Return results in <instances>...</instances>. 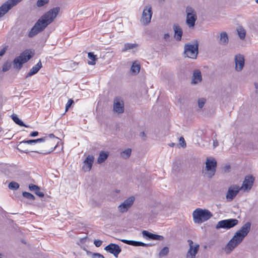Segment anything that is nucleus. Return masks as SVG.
<instances>
[{"mask_svg": "<svg viewBox=\"0 0 258 258\" xmlns=\"http://www.w3.org/2000/svg\"><path fill=\"white\" fill-rule=\"evenodd\" d=\"M251 229V223L246 222L233 235L224 248L226 254H229L237 247L247 235Z\"/></svg>", "mask_w": 258, "mask_h": 258, "instance_id": "obj_1", "label": "nucleus"}, {"mask_svg": "<svg viewBox=\"0 0 258 258\" xmlns=\"http://www.w3.org/2000/svg\"><path fill=\"white\" fill-rule=\"evenodd\" d=\"M192 216L194 222L199 224L210 219L213 214L208 210L198 208L193 212Z\"/></svg>", "mask_w": 258, "mask_h": 258, "instance_id": "obj_2", "label": "nucleus"}, {"mask_svg": "<svg viewBox=\"0 0 258 258\" xmlns=\"http://www.w3.org/2000/svg\"><path fill=\"white\" fill-rule=\"evenodd\" d=\"M59 11V7L53 8L44 14L38 20L40 21L41 24H43L46 28L48 25L53 21Z\"/></svg>", "mask_w": 258, "mask_h": 258, "instance_id": "obj_3", "label": "nucleus"}, {"mask_svg": "<svg viewBox=\"0 0 258 258\" xmlns=\"http://www.w3.org/2000/svg\"><path fill=\"white\" fill-rule=\"evenodd\" d=\"M34 53L30 50H26L16 57L13 61L14 69L20 70L23 66V64L27 62L33 56Z\"/></svg>", "mask_w": 258, "mask_h": 258, "instance_id": "obj_4", "label": "nucleus"}, {"mask_svg": "<svg viewBox=\"0 0 258 258\" xmlns=\"http://www.w3.org/2000/svg\"><path fill=\"white\" fill-rule=\"evenodd\" d=\"M198 47L199 44L197 42L194 44L190 43L185 44L184 46L183 54L184 57L191 59H196L199 52Z\"/></svg>", "mask_w": 258, "mask_h": 258, "instance_id": "obj_5", "label": "nucleus"}, {"mask_svg": "<svg viewBox=\"0 0 258 258\" xmlns=\"http://www.w3.org/2000/svg\"><path fill=\"white\" fill-rule=\"evenodd\" d=\"M42 139H45L42 142H44V144L42 145L44 149L42 150L41 151H35L36 153L47 154H49L52 152L57 147V144H55V142L52 140H51L47 137H45L44 138H42Z\"/></svg>", "mask_w": 258, "mask_h": 258, "instance_id": "obj_6", "label": "nucleus"}, {"mask_svg": "<svg viewBox=\"0 0 258 258\" xmlns=\"http://www.w3.org/2000/svg\"><path fill=\"white\" fill-rule=\"evenodd\" d=\"M205 164V169L207 171L205 174L211 178L215 174L217 165V161L214 158H207Z\"/></svg>", "mask_w": 258, "mask_h": 258, "instance_id": "obj_7", "label": "nucleus"}, {"mask_svg": "<svg viewBox=\"0 0 258 258\" xmlns=\"http://www.w3.org/2000/svg\"><path fill=\"white\" fill-rule=\"evenodd\" d=\"M186 23L189 28H193L197 19V16L195 10L191 7L187 6L186 8Z\"/></svg>", "mask_w": 258, "mask_h": 258, "instance_id": "obj_8", "label": "nucleus"}, {"mask_svg": "<svg viewBox=\"0 0 258 258\" xmlns=\"http://www.w3.org/2000/svg\"><path fill=\"white\" fill-rule=\"evenodd\" d=\"M238 224V220L236 219H228L219 221L216 225V228L229 229L234 227Z\"/></svg>", "mask_w": 258, "mask_h": 258, "instance_id": "obj_9", "label": "nucleus"}, {"mask_svg": "<svg viewBox=\"0 0 258 258\" xmlns=\"http://www.w3.org/2000/svg\"><path fill=\"white\" fill-rule=\"evenodd\" d=\"M152 14L151 6H146L143 12L141 19V23L145 25L148 24L151 22Z\"/></svg>", "mask_w": 258, "mask_h": 258, "instance_id": "obj_10", "label": "nucleus"}, {"mask_svg": "<svg viewBox=\"0 0 258 258\" xmlns=\"http://www.w3.org/2000/svg\"><path fill=\"white\" fill-rule=\"evenodd\" d=\"M240 189H241V188L236 184L230 185L228 188L226 196L227 200L229 201L233 200L238 194Z\"/></svg>", "mask_w": 258, "mask_h": 258, "instance_id": "obj_11", "label": "nucleus"}, {"mask_svg": "<svg viewBox=\"0 0 258 258\" xmlns=\"http://www.w3.org/2000/svg\"><path fill=\"white\" fill-rule=\"evenodd\" d=\"M189 248L186 253V258H196V255L199 250V245L194 243L191 240H188Z\"/></svg>", "mask_w": 258, "mask_h": 258, "instance_id": "obj_12", "label": "nucleus"}, {"mask_svg": "<svg viewBox=\"0 0 258 258\" xmlns=\"http://www.w3.org/2000/svg\"><path fill=\"white\" fill-rule=\"evenodd\" d=\"M40 22V21L38 20L33 27L31 29L28 33L29 37L32 38L45 29L46 27L43 24H41Z\"/></svg>", "mask_w": 258, "mask_h": 258, "instance_id": "obj_13", "label": "nucleus"}, {"mask_svg": "<svg viewBox=\"0 0 258 258\" xmlns=\"http://www.w3.org/2000/svg\"><path fill=\"white\" fill-rule=\"evenodd\" d=\"M244 57L243 55L237 54L234 56L235 70L237 72H241L244 66Z\"/></svg>", "mask_w": 258, "mask_h": 258, "instance_id": "obj_14", "label": "nucleus"}, {"mask_svg": "<svg viewBox=\"0 0 258 258\" xmlns=\"http://www.w3.org/2000/svg\"><path fill=\"white\" fill-rule=\"evenodd\" d=\"M135 198L131 197L125 200L121 204L118 206V210L121 213L126 212L128 209L133 205Z\"/></svg>", "mask_w": 258, "mask_h": 258, "instance_id": "obj_15", "label": "nucleus"}, {"mask_svg": "<svg viewBox=\"0 0 258 258\" xmlns=\"http://www.w3.org/2000/svg\"><path fill=\"white\" fill-rule=\"evenodd\" d=\"M104 250L114 255L115 257H117L118 254L121 251V248L116 244L110 243L105 246Z\"/></svg>", "mask_w": 258, "mask_h": 258, "instance_id": "obj_16", "label": "nucleus"}, {"mask_svg": "<svg viewBox=\"0 0 258 258\" xmlns=\"http://www.w3.org/2000/svg\"><path fill=\"white\" fill-rule=\"evenodd\" d=\"M254 178L252 175L246 176L243 182L242 186L240 187L244 190H250L253 184Z\"/></svg>", "mask_w": 258, "mask_h": 258, "instance_id": "obj_17", "label": "nucleus"}, {"mask_svg": "<svg viewBox=\"0 0 258 258\" xmlns=\"http://www.w3.org/2000/svg\"><path fill=\"white\" fill-rule=\"evenodd\" d=\"M113 110L118 113H121L124 111V103L120 98H116L114 100Z\"/></svg>", "mask_w": 258, "mask_h": 258, "instance_id": "obj_18", "label": "nucleus"}, {"mask_svg": "<svg viewBox=\"0 0 258 258\" xmlns=\"http://www.w3.org/2000/svg\"><path fill=\"white\" fill-rule=\"evenodd\" d=\"M143 236L149 240H156L162 241L164 239V237L161 235L152 233L147 230L142 231Z\"/></svg>", "mask_w": 258, "mask_h": 258, "instance_id": "obj_19", "label": "nucleus"}, {"mask_svg": "<svg viewBox=\"0 0 258 258\" xmlns=\"http://www.w3.org/2000/svg\"><path fill=\"white\" fill-rule=\"evenodd\" d=\"M94 157L93 155H88L84 161V165L83 169L85 171H89L91 170L93 163Z\"/></svg>", "mask_w": 258, "mask_h": 258, "instance_id": "obj_20", "label": "nucleus"}, {"mask_svg": "<svg viewBox=\"0 0 258 258\" xmlns=\"http://www.w3.org/2000/svg\"><path fill=\"white\" fill-rule=\"evenodd\" d=\"M202 80L201 72L199 70H196L194 71L191 83L193 84H197L201 82Z\"/></svg>", "mask_w": 258, "mask_h": 258, "instance_id": "obj_21", "label": "nucleus"}, {"mask_svg": "<svg viewBox=\"0 0 258 258\" xmlns=\"http://www.w3.org/2000/svg\"><path fill=\"white\" fill-rule=\"evenodd\" d=\"M174 31V37L176 40L180 41L182 35V30L177 24H174L173 27Z\"/></svg>", "mask_w": 258, "mask_h": 258, "instance_id": "obj_22", "label": "nucleus"}, {"mask_svg": "<svg viewBox=\"0 0 258 258\" xmlns=\"http://www.w3.org/2000/svg\"><path fill=\"white\" fill-rule=\"evenodd\" d=\"M42 67V63L40 60L39 62L34 66H33L27 74L26 77H30L36 74Z\"/></svg>", "mask_w": 258, "mask_h": 258, "instance_id": "obj_23", "label": "nucleus"}, {"mask_svg": "<svg viewBox=\"0 0 258 258\" xmlns=\"http://www.w3.org/2000/svg\"><path fill=\"white\" fill-rule=\"evenodd\" d=\"M26 142L25 141H23L18 145L17 149L21 152L27 153L30 151L29 150L28 147L26 146Z\"/></svg>", "mask_w": 258, "mask_h": 258, "instance_id": "obj_24", "label": "nucleus"}, {"mask_svg": "<svg viewBox=\"0 0 258 258\" xmlns=\"http://www.w3.org/2000/svg\"><path fill=\"white\" fill-rule=\"evenodd\" d=\"M229 42V38L227 33L226 32H222L220 33L219 43L224 45H226Z\"/></svg>", "mask_w": 258, "mask_h": 258, "instance_id": "obj_25", "label": "nucleus"}, {"mask_svg": "<svg viewBox=\"0 0 258 258\" xmlns=\"http://www.w3.org/2000/svg\"><path fill=\"white\" fill-rule=\"evenodd\" d=\"M108 153L104 151H101L97 159L99 164L103 163L108 157Z\"/></svg>", "mask_w": 258, "mask_h": 258, "instance_id": "obj_26", "label": "nucleus"}, {"mask_svg": "<svg viewBox=\"0 0 258 258\" xmlns=\"http://www.w3.org/2000/svg\"><path fill=\"white\" fill-rule=\"evenodd\" d=\"M138 46L137 43H126L124 44L123 48L122 49V52H124L130 49H133L136 48Z\"/></svg>", "mask_w": 258, "mask_h": 258, "instance_id": "obj_27", "label": "nucleus"}, {"mask_svg": "<svg viewBox=\"0 0 258 258\" xmlns=\"http://www.w3.org/2000/svg\"><path fill=\"white\" fill-rule=\"evenodd\" d=\"M140 70V64L136 62L133 63L131 68V72L135 74H137Z\"/></svg>", "mask_w": 258, "mask_h": 258, "instance_id": "obj_28", "label": "nucleus"}, {"mask_svg": "<svg viewBox=\"0 0 258 258\" xmlns=\"http://www.w3.org/2000/svg\"><path fill=\"white\" fill-rule=\"evenodd\" d=\"M132 153L131 149H127L120 153V156L124 159H127L131 156Z\"/></svg>", "mask_w": 258, "mask_h": 258, "instance_id": "obj_29", "label": "nucleus"}, {"mask_svg": "<svg viewBox=\"0 0 258 258\" xmlns=\"http://www.w3.org/2000/svg\"><path fill=\"white\" fill-rule=\"evenodd\" d=\"M12 118L16 124L19 125L20 126L28 127V126L25 124L24 122L21 119H20L16 115H12Z\"/></svg>", "mask_w": 258, "mask_h": 258, "instance_id": "obj_30", "label": "nucleus"}, {"mask_svg": "<svg viewBox=\"0 0 258 258\" xmlns=\"http://www.w3.org/2000/svg\"><path fill=\"white\" fill-rule=\"evenodd\" d=\"M88 57L92 61H88V64L90 65H94L95 64V60L97 59V56L94 55L93 52H89Z\"/></svg>", "mask_w": 258, "mask_h": 258, "instance_id": "obj_31", "label": "nucleus"}, {"mask_svg": "<svg viewBox=\"0 0 258 258\" xmlns=\"http://www.w3.org/2000/svg\"><path fill=\"white\" fill-rule=\"evenodd\" d=\"M237 33L240 39L243 40L245 37L246 32L245 30L242 28L240 27L237 29Z\"/></svg>", "mask_w": 258, "mask_h": 258, "instance_id": "obj_32", "label": "nucleus"}, {"mask_svg": "<svg viewBox=\"0 0 258 258\" xmlns=\"http://www.w3.org/2000/svg\"><path fill=\"white\" fill-rule=\"evenodd\" d=\"M169 253V248L168 247H163L159 253V256L160 257L165 256Z\"/></svg>", "mask_w": 258, "mask_h": 258, "instance_id": "obj_33", "label": "nucleus"}, {"mask_svg": "<svg viewBox=\"0 0 258 258\" xmlns=\"http://www.w3.org/2000/svg\"><path fill=\"white\" fill-rule=\"evenodd\" d=\"M8 187L12 190H17L19 188V184L15 181H12L9 184Z\"/></svg>", "mask_w": 258, "mask_h": 258, "instance_id": "obj_34", "label": "nucleus"}, {"mask_svg": "<svg viewBox=\"0 0 258 258\" xmlns=\"http://www.w3.org/2000/svg\"><path fill=\"white\" fill-rule=\"evenodd\" d=\"M44 140H45V139L40 138V139H37L29 140H25V142H26V143L27 144L31 145V144H35V143H37L42 142V141Z\"/></svg>", "mask_w": 258, "mask_h": 258, "instance_id": "obj_35", "label": "nucleus"}, {"mask_svg": "<svg viewBox=\"0 0 258 258\" xmlns=\"http://www.w3.org/2000/svg\"><path fill=\"white\" fill-rule=\"evenodd\" d=\"M22 195L24 197L31 201H34L35 199V197L32 194L27 191L23 192Z\"/></svg>", "mask_w": 258, "mask_h": 258, "instance_id": "obj_36", "label": "nucleus"}, {"mask_svg": "<svg viewBox=\"0 0 258 258\" xmlns=\"http://www.w3.org/2000/svg\"><path fill=\"white\" fill-rule=\"evenodd\" d=\"M49 0H37L36 3V6L37 7H41L47 4L49 2Z\"/></svg>", "mask_w": 258, "mask_h": 258, "instance_id": "obj_37", "label": "nucleus"}, {"mask_svg": "<svg viewBox=\"0 0 258 258\" xmlns=\"http://www.w3.org/2000/svg\"><path fill=\"white\" fill-rule=\"evenodd\" d=\"M11 67V63L10 62L7 61L3 66V71L5 72L10 70Z\"/></svg>", "mask_w": 258, "mask_h": 258, "instance_id": "obj_38", "label": "nucleus"}, {"mask_svg": "<svg viewBox=\"0 0 258 258\" xmlns=\"http://www.w3.org/2000/svg\"><path fill=\"white\" fill-rule=\"evenodd\" d=\"M151 244H147V243H145L141 242V241H136L135 246L147 247V246H151Z\"/></svg>", "mask_w": 258, "mask_h": 258, "instance_id": "obj_39", "label": "nucleus"}, {"mask_svg": "<svg viewBox=\"0 0 258 258\" xmlns=\"http://www.w3.org/2000/svg\"><path fill=\"white\" fill-rule=\"evenodd\" d=\"M206 102V99L205 98H202L199 99L198 100V106L200 108H203L204 104Z\"/></svg>", "mask_w": 258, "mask_h": 258, "instance_id": "obj_40", "label": "nucleus"}, {"mask_svg": "<svg viewBox=\"0 0 258 258\" xmlns=\"http://www.w3.org/2000/svg\"><path fill=\"white\" fill-rule=\"evenodd\" d=\"M74 103V101L73 99H69L66 105V111H67Z\"/></svg>", "mask_w": 258, "mask_h": 258, "instance_id": "obj_41", "label": "nucleus"}, {"mask_svg": "<svg viewBox=\"0 0 258 258\" xmlns=\"http://www.w3.org/2000/svg\"><path fill=\"white\" fill-rule=\"evenodd\" d=\"M29 188L31 191H36L37 189H40L38 186L33 184H29Z\"/></svg>", "mask_w": 258, "mask_h": 258, "instance_id": "obj_42", "label": "nucleus"}, {"mask_svg": "<svg viewBox=\"0 0 258 258\" xmlns=\"http://www.w3.org/2000/svg\"><path fill=\"white\" fill-rule=\"evenodd\" d=\"M179 144L181 145V146L183 148H185L186 147V143L185 142V140L183 138V137H181L179 138Z\"/></svg>", "mask_w": 258, "mask_h": 258, "instance_id": "obj_43", "label": "nucleus"}, {"mask_svg": "<svg viewBox=\"0 0 258 258\" xmlns=\"http://www.w3.org/2000/svg\"><path fill=\"white\" fill-rule=\"evenodd\" d=\"M102 243V241L100 240H95L94 241V244L96 247H100Z\"/></svg>", "mask_w": 258, "mask_h": 258, "instance_id": "obj_44", "label": "nucleus"}, {"mask_svg": "<svg viewBox=\"0 0 258 258\" xmlns=\"http://www.w3.org/2000/svg\"><path fill=\"white\" fill-rule=\"evenodd\" d=\"M96 257H97L98 258H105L104 256L103 255L101 254L100 253H93L92 257L95 258Z\"/></svg>", "mask_w": 258, "mask_h": 258, "instance_id": "obj_45", "label": "nucleus"}, {"mask_svg": "<svg viewBox=\"0 0 258 258\" xmlns=\"http://www.w3.org/2000/svg\"><path fill=\"white\" fill-rule=\"evenodd\" d=\"M8 46H6L5 47H4L1 51H0V56H3L6 50H7L8 49Z\"/></svg>", "mask_w": 258, "mask_h": 258, "instance_id": "obj_46", "label": "nucleus"}, {"mask_svg": "<svg viewBox=\"0 0 258 258\" xmlns=\"http://www.w3.org/2000/svg\"><path fill=\"white\" fill-rule=\"evenodd\" d=\"M35 193L39 197H43L44 196L43 192L40 191V189H37L36 191H35Z\"/></svg>", "mask_w": 258, "mask_h": 258, "instance_id": "obj_47", "label": "nucleus"}, {"mask_svg": "<svg viewBox=\"0 0 258 258\" xmlns=\"http://www.w3.org/2000/svg\"><path fill=\"white\" fill-rule=\"evenodd\" d=\"M170 38V35L168 33H166L164 35V39L166 41H169Z\"/></svg>", "mask_w": 258, "mask_h": 258, "instance_id": "obj_48", "label": "nucleus"}, {"mask_svg": "<svg viewBox=\"0 0 258 258\" xmlns=\"http://www.w3.org/2000/svg\"><path fill=\"white\" fill-rule=\"evenodd\" d=\"M38 135V132L37 131L33 132L30 134L31 137H36Z\"/></svg>", "mask_w": 258, "mask_h": 258, "instance_id": "obj_49", "label": "nucleus"}, {"mask_svg": "<svg viewBox=\"0 0 258 258\" xmlns=\"http://www.w3.org/2000/svg\"><path fill=\"white\" fill-rule=\"evenodd\" d=\"M219 145L218 142L217 140H213V147L214 148L217 147Z\"/></svg>", "mask_w": 258, "mask_h": 258, "instance_id": "obj_50", "label": "nucleus"}, {"mask_svg": "<svg viewBox=\"0 0 258 258\" xmlns=\"http://www.w3.org/2000/svg\"><path fill=\"white\" fill-rule=\"evenodd\" d=\"M136 241L134 240H129L128 245L134 246L135 245Z\"/></svg>", "mask_w": 258, "mask_h": 258, "instance_id": "obj_51", "label": "nucleus"}, {"mask_svg": "<svg viewBox=\"0 0 258 258\" xmlns=\"http://www.w3.org/2000/svg\"><path fill=\"white\" fill-rule=\"evenodd\" d=\"M121 241L123 242L124 243L128 244L129 240H126V239H119Z\"/></svg>", "mask_w": 258, "mask_h": 258, "instance_id": "obj_52", "label": "nucleus"}, {"mask_svg": "<svg viewBox=\"0 0 258 258\" xmlns=\"http://www.w3.org/2000/svg\"><path fill=\"white\" fill-rule=\"evenodd\" d=\"M140 135L142 136V137H145V134L144 132H142L140 133Z\"/></svg>", "mask_w": 258, "mask_h": 258, "instance_id": "obj_53", "label": "nucleus"}, {"mask_svg": "<svg viewBox=\"0 0 258 258\" xmlns=\"http://www.w3.org/2000/svg\"><path fill=\"white\" fill-rule=\"evenodd\" d=\"M49 137L50 138H54V137H54V135H53V134H49Z\"/></svg>", "mask_w": 258, "mask_h": 258, "instance_id": "obj_54", "label": "nucleus"}, {"mask_svg": "<svg viewBox=\"0 0 258 258\" xmlns=\"http://www.w3.org/2000/svg\"><path fill=\"white\" fill-rule=\"evenodd\" d=\"M255 88L256 89H258V83H254Z\"/></svg>", "mask_w": 258, "mask_h": 258, "instance_id": "obj_55", "label": "nucleus"}, {"mask_svg": "<svg viewBox=\"0 0 258 258\" xmlns=\"http://www.w3.org/2000/svg\"><path fill=\"white\" fill-rule=\"evenodd\" d=\"M169 146L170 147H174L175 146V144L173 143H172L169 144Z\"/></svg>", "mask_w": 258, "mask_h": 258, "instance_id": "obj_56", "label": "nucleus"}, {"mask_svg": "<svg viewBox=\"0 0 258 258\" xmlns=\"http://www.w3.org/2000/svg\"><path fill=\"white\" fill-rule=\"evenodd\" d=\"M3 255L1 253H0V258H3Z\"/></svg>", "mask_w": 258, "mask_h": 258, "instance_id": "obj_57", "label": "nucleus"}, {"mask_svg": "<svg viewBox=\"0 0 258 258\" xmlns=\"http://www.w3.org/2000/svg\"><path fill=\"white\" fill-rule=\"evenodd\" d=\"M225 167H226L227 169H229V168H230V166H229V165H228V166H226Z\"/></svg>", "mask_w": 258, "mask_h": 258, "instance_id": "obj_58", "label": "nucleus"}, {"mask_svg": "<svg viewBox=\"0 0 258 258\" xmlns=\"http://www.w3.org/2000/svg\"><path fill=\"white\" fill-rule=\"evenodd\" d=\"M255 2H256V4H258V0H255Z\"/></svg>", "mask_w": 258, "mask_h": 258, "instance_id": "obj_59", "label": "nucleus"}]
</instances>
